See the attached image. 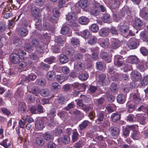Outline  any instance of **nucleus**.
Instances as JSON below:
<instances>
[{
    "mask_svg": "<svg viewBox=\"0 0 148 148\" xmlns=\"http://www.w3.org/2000/svg\"><path fill=\"white\" fill-rule=\"evenodd\" d=\"M31 42L32 45L34 46L36 51L38 53H41L43 52L44 47L39 43L38 40L36 38L32 39Z\"/></svg>",
    "mask_w": 148,
    "mask_h": 148,
    "instance_id": "obj_1",
    "label": "nucleus"
},
{
    "mask_svg": "<svg viewBox=\"0 0 148 148\" xmlns=\"http://www.w3.org/2000/svg\"><path fill=\"white\" fill-rule=\"evenodd\" d=\"M31 14L32 16L34 18L35 20H38V22H36L35 25H39L41 23V20L39 19L40 10L38 8L36 7H32L31 8Z\"/></svg>",
    "mask_w": 148,
    "mask_h": 148,
    "instance_id": "obj_2",
    "label": "nucleus"
},
{
    "mask_svg": "<svg viewBox=\"0 0 148 148\" xmlns=\"http://www.w3.org/2000/svg\"><path fill=\"white\" fill-rule=\"evenodd\" d=\"M100 56L102 59L107 63H110L111 61V54L107 52L105 50L101 51Z\"/></svg>",
    "mask_w": 148,
    "mask_h": 148,
    "instance_id": "obj_3",
    "label": "nucleus"
},
{
    "mask_svg": "<svg viewBox=\"0 0 148 148\" xmlns=\"http://www.w3.org/2000/svg\"><path fill=\"white\" fill-rule=\"evenodd\" d=\"M109 132L111 136L114 139L117 138L120 134V130L119 128L115 126L111 127Z\"/></svg>",
    "mask_w": 148,
    "mask_h": 148,
    "instance_id": "obj_4",
    "label": "nucleus"
},
{
    "mask_svg": "<svg viewBox=\"0 0 148 148\" xmlns=\"http://www.w3.org/2000/svg\"><path fill=\"white\" fill-rule=\"evenodd\" d=\"M98 82L103 85H108L110 83V80L109 78L106 77L105 74L102 73L98 77Z\"/></svg>",
    "mask_w": 148,
    "mask_h": 148,
    "instance_id": "obj_5",
    "label": "nucleus"
},
{
    "mask_svg": "<svg viewBox=\"0 0 148 148\" xmlns=\"http://www.w3.org/2000/svg\"><path fill=\"white\" fill-rule=\"evenodd\" d=\"M36 77V76L34 73H31L27 76H23L22 77L21 82H28L30 81H34Z\"/></svg>",
    "mask_w": 148,
    "mask_h": 148,
    "instance_id": "obj_6",
    "label": "nucleus"
},
{
    "mask_svg": "<svg viewBox=\"0 0 148 148\" xmlns=\"http://www.w3.org/2000/svg\"><path fill=\"white\" fill-rule=\"evenodd\" d=\"M143 23L142 21L140 18H136L133 22V26L136 29L140 30L143 28Z\"/></svg>",
    "mask_w": 148,
    "mask_h": 148,
    "instance_id": "obj_7",
    "label": "nucleus"
},
{
    "mask_svg": "<svg viewBox=\"0 0 148 148\" xmlns=\"http://www.w3.org/2000/svg\"><path fill=\"white\" fill-rule=\"evenodd\" d=\"M135 129L134 125L127 126L123 130V135L124 137H126L129 136L130 130H134Z\"/></svg>",
    "mask_w": 148,
    "mask_h": 148,
    "instance_id": "obj_8",
    "label": "nucleus"
},
{
    "mask_svg": "<svg viewBox=\"0 0 148 148\" xmlns=\"http://www.w3.org/2000/svg\"><path fill=\"white\" fill-rule=\"evenodd\" d=\"M20 57L18 54L15 53H12L10 57V60L11 62L14 64L18 63L20 61Z\"/></svg>",
    "mask_w": 148,
    "mask_h": 148,
    "instance_id": "obj_9",
    "label": "nucleus"
},
{
    "mask_svg": "<svg viewBox=\"0 0 148 148\" xmlns=\"http://www.w3.org/2000/svg\"><path fill=\"white\" fill-rule=\"evenodd\" d=\"M139 44L134 39H131L129 40L128 46L130 49H134L137 48L139 46Z\"/></svg>",
    "mask_w": 148,
    "mask_h": 148,
    "instance_id": "obj_10",
    "label": "nucleus"
},
{
    "mask_svg": "<svg viewBox=\"0 0 148 148\" xmlns=\"http://www.w3.org/2000/svg\"><path fill=\"white\" fill-rule=\"evenodd\" d=\"M109 43V40L107 38H101L99 39V43L100 45L104 48L108 47Z\"/></svg>",
    "mask_w": 148,
    "mask_h": 148,
    "instance_id": "obj_11",
    "label": "nucleus"
},
{
    "mask_svg": "<svg viewBox=\"0 0 148 148\" xmlns=\"http://www.w3.org/2000/svg\"><path fill=\"white\" fill-rule=\"evenodd\" d=\"M129 28V27L126 25L124 24L119 26V30L124 36L128 32Z\"/></svg>",
    "mask_w": 148,
    "mask_h": 148,
    "instance_id": "obj_12",
    "label": "nucleus"
},
{
    "mask_svg": "<svg viewBox=\"0 0 148 148\" xmlns=\"http://www.w3.org/2000/svg\"><path fill=\"white\" fill-rule=\"evenodd\" d=\"M133 132L132 133L131 136L132 138L134 140H137L141 137V135L140 134V132L137 130L136 126L135 129L134 130H132Z\"/></svg>",
    "mask_w": 148,
    "mask_h": 148,
    "instance_id": "obj_13",
    "label": "nucleus"
},
{
    "mask_svg": "<svg viewBox=\"0 0 148 148\" xmlns=\"http://www.w3.org/2000/svg\"><path fill=\"white\" fill-rule=\"evenodd\" d=\"M28 31L27 29L24 27H21L18 30V35L21 37L26 36L28 34Z\"/></svg>",
    "mask_w": 148,
    "mask_h": 148,
    "instance_id": "obj_14",
    "label": "nucleus"
},
{
    "mask_svg": "<svg viewBox=\"0 0 148 148\" xmlns=\"http://www.w3.org/2000/svg\"><path fill=\"white\" fill-rule=\"evenodd\" d=\"M109 32V29L108 28L105 27L100 29L99 33L100 36L104 37L108 35Z\"/></svg>",
    "mask_w": 148,
    "mask_h": 148,
    "instance_id": "obj_15",
    "label": "nucleus"
},
{
    "mask_svg": "<svg viewBox=\"0 0 148 148\" xmlns=\"http://www.w3.org/2000/svg\"><path fill=\"white\" fill-rule=\"evenodd\" d=\"M131 75L132 79L135 81H138L140 78L141 74L138 72L132 71Z\"/></svg>",
    "mask_w": 148,
    "mask_h": 148,
    "instance_id": "obj_16",
    "label": "nucleus"
},
{
    "mask_svg": "<svg viewBox=\"0 0 148 148\" xmlns=\"http://www.w3.org/2000/svg\"><path fill=\"white\" fill-rule=\"evenodd\" d=\"M114 61L116 63V65L119 67H121L123 64V60L122 57L119 55L115 56Z\"/></svg>",
    "mask_w": 148,
    "mask_h": 148,
    "instance_id": "obj_17",
    "label": "nucleus"
},
{
    "mask_svg": "<svg viewBox=\"0 0 148 148\" xmlns=\"http://www.w3.org/2000/svg\"><path fill=\"white\" fill-rule=\"evenodd\" d=\"M27 88L29 90V88H30L31 90L30 92L35 95L37 96H39V94L40 93V90L39 88L36 86H30L27 87Z\"/></svg>",
    "mask_w": 148,
    "mask_h": 148,
    "instance_id": "obj_18",
    "label": "nucleus"
},
{
    "mask_svg": "<svg viewBox=\"0 0 148 148\" xmlns=\"http://www.w3.org/2000/svg\"><path fill=\"white\" fill-rule=\"evenodd\" d=\"M137 121L142 125L145 124L146 122V117L141 114H137L136 115Z\"/></svg>",
    "mask_w": 148,
    "mask_h": 148,
    "instance_id": "obj_19",
    "label": "nucleus"
},
{
    "mask_svg": "<svg viewBox=\"0 0 148 148\" xmlns=\"http://www.w3.org/2000/svg\"><path fill=\"white\" fill-rule=\"evenodd\" d=\"M89 18L86 16H82L79 18L78 20V23L82 25H87L89 23Z\"/></svg>",
    "mask_w": 148,
    "mask_h": 148,
    "instance_id": "obj_20",
    "label": "nucleus"
},
{
    "mask_svg": "<svg viewBox=\"0 0 148 148\" xmlns=\"http://www.w3.org/2000/svg\"><path fill=\"white\" fill-rule=\"evenodd\" d=\"M116 100L119 103L122 104L125 102L126 97L123 94H120L117 96Z\"/></svg>",
    "mask_w": 148,
    "mask_h": 148,
    "instance_id": "obj_21",
    "label": "nucleus"
},
{
    "mask_svg": "<svg viewBox=\"0 0 148 148\" xmlns=\"http://www.w3.org/2000/svg\"><path fill=\"white\" fill-rule=\"evenodd\" d=\"M73 86L75 88L79 90L82 89V91L86 89V86L84 84H80L78 82H75L73 84Z\"/></svg>",
    "mask_w": 148,
    "mask_h": 148,
    "instance_id": "obj_22",
    "label": "nucleus"
},
{
    "mask_svg": "<svg viewBox=\"0 0 148 148\" xmlns=\"http://www.w3.org/2000/svg\"><path fill=\"white\" fill-rule=\"evenodd\" d=\"M104 116V114L103 112H99L97 115V119L95 121L96 123L98 124H100V123L103 121Z\"/></svg>",
    "mask_w": 148,
    "mask_h": 148,
    "instance_id": "obj_23",
    "label": "nucleus"
},
{
    "mask_svg": "<svg viewBox=\"0 0 148 148\" xmlns=\"http://www.w3.org/2000/svg\"><path fill=\"white\" fill-rule=\"evenodd\" d=\"M120 46L119 41L117 39H113L112 41L111 47L113 49H116L118 48Z\"/></svg>",
    "mask_w": 148,
    "mask_h": 148,
    "instance_id": "obj_24",
    "label": "nucleus"
},
{
    "mask_svg": "<svg viewBox=\"0 0 148 148\" xmlns=\"http://www.w3.org/2000/svg\"><path fill=\"white\" fill-rule=\"evenodd\" d=\"M17 9V7L14 5H13L12 4H10L9 6H8L5 7V8L3 9L2 13L4 14L6 13H8V12H10V10H12V9L16 10Z\"/></svg>",
    "mask_w": 148,
    "mask_h": 148,
    "instance_id": "obj_25",
    "label": "nucleus"
},
{
    "mask_svg": "<svg viewBox=\"0 0 148 148\" xmlns=\"http://www.w3.org/2000/svg\"><path fill=\"white\" fill-rule=\"evenodd\" d=\"M56 100L58 103L60 105L64 104L68 101V100H66L65 96L62 95L58 96L56 99Z\"/></svg>",
    "mask_w": 148,
    "mask_h": 148,
    "instance_id": "obj_26",
    "label": "nucleus"
},
{
    "mask_svg": "<svg viewBox=\"0 0 148 148\" xmlns=\"http://www.w3.org/2000/svg\"><path fill=\"white\" fill-rule=\"evenodd\" d=\"M24 92L22 88H19L15 93V96L17 99H21L23 95Z\"/></svg>",
    "mask_w": 148,
    "mask_h": 148,
    "instance_id": "obj_27",
    "label": "nucleus"
},
{
    "mask_svg": "<svg viewBox=\"0 0 148 148\" xmlns=\"http://www.w3.org/2000/svg\"><path fill=\"white\" fill-rule=\"evenodd\" d=\"M67 79V77L62 74L57 75L56 76L57 81L60 84L62 83Z\"/></svg>",
    "mask_w": 148,
    "mask_h": 148,
    "instance_id": "obj_28",
    "label": "nucleus"
},
{
    "mask_svg": "<svg viewBox=\"0 0 148 148\" xmlns=\"http://www.w3.org/2000/svg\"><path fill=\"white\" fill-rule=\"evenodd\" d=\"M60 62L62 64H64L68 61L67 56L63 54H61L59 56Z\"/></svg>",
    "mask_w": 148,
    "mask_h": 148,
    "instance_id": "obj_29",
    "label": "nucleus"
},
{
    "mask_svg": "<svg viewBox=\"0 0 148 148\" xmlns=\"http://www.w3.org/2000/svg\"><path fill=\"white\" fill-rule=\"evenodd\" d=\"M121 70H123L125 72H126L132 70L133 69L131 65L124 64L123 67L120 68Z\"/></svg>",
    "mask_w": 148,
    "mask_h": 148,
    "instance_id": "obj_30",
    "label": "nucleus"
},
{
    "mask_svg": "<svg viewBox=\"0 0 148 148\" xmlns=\"http://www.w3.org/2000/svg\"><path fill=\"white\" fill-rule=\"evenodd\" d=\"M126 107L127 112L129 113L132 112L136 109L134 105L130 104L128 102L126 104Z\"/></svg>",
    "mask_w": 148,
    "mask_h": 148,
    "instance_id": "obj_31",
    "label": "nucleus"
},
{
    "mask_svg": "<svg viewBox=\"0 0 148 148\" xmlns=\"http://www.w3.org/2000/svg\"><path fill=\"white\" fill-rule=\"evenodd\" d=\"M80 34L81 36L85 39L89 38L91 36L90 32L87 29L85 30L82 32H81Z\"/></svg>",
    "mask_w": 148,
    "mask_h": 148,
    "instance_id": "obj_32",
    "label": "nucleus"
},
{
    "mask_svg": "<svg viewBox=\"0 0 148 148\" xmlns=\"http://www.w3.org/2000/svg\"><path fill=\"white\" fill-rule=\"evenodd\" d=\"M120 12L122 16H124L130 13L131 11L129 8L127 6H124L120 10Z\"/></svg>",
    "mask_w": 148,
    "mask_h": 148,
    "instance_id": "obj_33",
    "label": "nucleus"
},
{
    "mask_svg": "<svg viewBox=\"0 0 148 148\" xmlns=\"http://www.w3.org/2000/svg\"><path fill=\"white\" fill-rule=\"evenodd\" d=\"M60 88V87L58 83L54 82L52 84L51 89L53 92H56Z\"/></svg>",
    "mask_w": 148,
    "mask_h": 148,
    "instance_id": "obj_34",
    "label": "nucleus"
},
{
    "mask_svg": "<svg viewBox=\"0 0 148 148\" xmlns=\"http://www.w3.org/2000/svg\"><path fill=\"white\" fill-rule=\"evenodd\" d=\"M54 40L55 42L58 43V45L60 46H63L64 42L62 39V36H60L56 37Z\"/></svg>",
    "mask_w": 148,
    "mask_h": 148,
    "instance_id": "obj_35",
    "label": "nucleus"
},
{
    "mask_svg": "<svg viewBox=\"0 0 148 148\" xmlns=\"http://www.w3.org/2000/svg\"><path fill=\"white\" fill-rule=\"evenodd\" d=\"M111 118L113 122H115L120 119V116L118 113H113L111 116Z\"/></svg>",
    "mask_w": 148,
    "mask_h": 148,
    "instance_id": "obj_36",
    "label": "nucleus"
},
{
    "mask_svg": "<svg viewBox=\"0 0 148 148\" xmlns=\"http://www.w3.org/2000/svg\"><path fill=\"white\" fill-rule=\"evenodd\" d=\"M140 38L143 41H148V32L144 31L140 34Z\"/></svg>",
    "mask_w": 148,
    "mask_h": 148,
    "instance_id": "obj_37",
    "label": "nucleus"
},
{
    "mask_svg": "<svg viewBox=\"0 0 148 148\" xmlns=\"http://www.w3.org/2000/svg\"><path fill=\"white\" fill-rule=\"evenodd\" d=\"M97 38L96 36H93L88 41V42L90 45H93L97 43Z\"/></svg>",
    "mask_w": 148,
    "mask_h": 148,
    "instance_id": "obj_38",
    "label": "nucleus"
},
{
    "mask_svg": "<svg viewBox=\"0 0 148 148\" xmlns=\"http://www.w3.org/2000/svg\"><path fill=\"white\" fill-rule=\"evenodd\" d=\"M121 0H113L111 5L112 8L114 9H116L119 8Z\"/></svg>",
    "mask_w": 148,
    "mask_h": 148,
    "instance_id": "obj_39",
    "label": "nucleus"
},
{
    "mask_svg": "<svg viewBox=\"0 0 148 148\" xmlns=\"http://www.w3.org/2000/svg\"><path fill=\"white\" fill-rule=\"evenodd\" d=\"M44 139L48 141L51 140L53 138V136L51 132H46L43 135Z\"/></svg>",
    "mask_w": 148,
    "mask_h": 148,
    "instance_id": "obj_40",
    "label": "nucleus"
},
{
    "mask_svg": "<svg viewBox=\"0 0 148 148\" xmlns=\"http://www.w3.org/2000/svg\"><path fill=\"white\" fill-rule=\"evenodd\" d=\"M129 62L132 64H137L139 60L135 56H131L128 58Z\"/></svg>",
    "mask_w": 148,
    "mask_h": 148,
    "instance_id": "obj_41",
    "label": "nucleus"
},
{
    "mask_svg": "<svg viewBox=\"0 0 148 148\" xmlns=\"http://www.w3.org/2000/svg\"><path fill=\"white\" fill-rule=\"evenodd\" d=\"M65 52L67 55L72 56L74 52V51L73 49L71 46H68L66 48Z\"/></svg>",
    "mask_w": 148,
    "mask_h": 148,
    "instance_id": "obj_42",
    "label": "nucleus"
},
{
    "mask_svg": "<svg viewBox=\"0 0 148 148\" xmlns=\"http://www.w3.org/2000/svg\"><path fill=\"white\" fill-rule=\"evenodd\" d=\"M24 48L25 51L29 52H32L34 50L32 46L29 43L25 44Z\"/></svg>",
    "mask_w": 148,
    "mask_h": 148,
    "instance_id": "obj_43",
    "label": "nucleus"
},
{
    "mask_svg": "<svg viewBox=\"0 0 148 148\" xmlns=\"http://www.w3.org/2000/svg\"><path fill=\"white\" fill-rule=\"evenodd\" d=\"M35 126L37 130H41L44 127V124L41 121H37L36 122Z\"/></svg>",
    "mask_w": 148,
    "mask_h": 148,
    "instance_id": "obj_44",
    "label": "nucleus"
},
{
    "mask_svg": "<svg viewBox=\"0 0 148 148\" xmlns=\"http://www.w3.org/2000/svg\"><path fill=\"white\" fill-rule=\"evenodd\" d=\"M36 143L39 146H42L45 143V141L43 138L41 137H37L35 140Z\"/></svg>",
    "mask_w": 148,
    "mask_h": 148,
    "instance_id": "obj_45",
    "label": "nucleus"
},
{
    "mask_svg": "<svg viewBox=\"0 0 148 148\" xmlns=\"http://www.w3.org/2000/svg\"><path fill=\"white\" fill-rule=\"evenodd\" d=\"M40 94L42 97H47L49 94V89H41L40 90Z\"/></svg>",
    "mask_w": 148,
    "mask_h": 148,
    "instance_id": "obj_46",
    "label": "nucleus"
},
{
    "mask_svg": "<svg viewBox=\"0 0 148 148\" xmlns=\"http://www.w3.org/2000/svg\"><path fill=\"white\" fill-rule=\"evenodd\" d=\"M78 4L79 7L84 9L87 6V1L86 0H80L78 2Z\"/></svg>",
    "mask_w": 148,
    "mask_h": 148,
    "instance_id": "obj_47",
    "label": "nucleus"
},
{
    "mask_svg": "<svg viewBox=\"0 0 148 148\" xmlns=\"http://www.w3.org/2000/svg\"><path fill=\"white\" fill-rule=\"evenodd\" d=\"M87 120L84 121L81 124H80L79 127V129L81 130H83L85 128L87 127L88 125V124L89 123Z\"/></svg>",
    "mask_w": 148,
    "mask_h": 148,
    "instance_id": "obj_48",
    "label": "nucleus"
},
{
    "mask_svg": "<svg viewBox=\"0 0 148 148\" xmlns=\"http://www.w3.org/2000/svg\"><path fill=\"white\" fill-rule=\"evenodd\" d=\"M55 77V73L53 71H49L47 73V78L49 80H52Z\"/></svg>",
    "mask_w": 148,
    "mask_h": 148,
    "instance_id": "obj_49",
    "label": "nucleus"
},
{
    "mask_svg": "<svg viewBox=\"0 0 148 148\" xmlns=\"http://www.w3.org/2000/svg\"><path fill=\"white\" fill-rule=\"evenodd\" d=\"M79 134L76 129H75L72 135V139L73 142H75L78 139Z\"/></svg>",
    "mask_w": 148,
    "mask_h": 148,
    "instance_id": "obj_50",
    "label": "nucleus"
},
{
    "mask_svg": "<svg viewBox=\"0 0 148 148\" xmlns=\"http://www.w3.org/2000/svg\"><path fill=\"white\" fill-rule=\"evenodd\" d=\"M56 59V58L54 56H50L44 60V61L49 64H51L53 63Z\"/></svg>",
    "mask_w": 148,
    "mask_h": 148,
    "instance_id": "obj_51",
    "label": "nucleus"
},
{
    "mask_svg": "<svg viewBox=\"0 0 148 148\" xmlns=\"http://www.w3.org/2000/svg\"><path fill=\"white\" fill-rule=\"evenodd\" d=\"M62 131L60 127H57L53 131V134L55 136H59L62 133Z\"/></svg>",
    "mask_w": 148,
    "mask_h": 148,
    "instance_id": "obj_52",
    "label": "nucleus"
},
{
    "mask_svg": "<svg viewBox=\"0 0 148 148\" xmlns=\"http://www.w3.org/2000/svg\"><path fill=\"white\" fill-rule=\"evenodd\" d=\"M90 13L91 14L96 16L99 14V11L98 10L97 8L95 7L92 8L91 9Z\"/></svg>",
    "mask_w": 148,
    "mask_h": 148,
    "instance_id": "obj_53",
    "label": "nucleus"
},
{
    "mask_svg": "<svg viewBox=\"0 0 148 148\" xmlns=\"http://www.w3.org/2000/svg\"><path fill=\"white\" fill-rule=\"evenodd\" d=\"M25 104L23 103H20L18 107V109L19 111L24 112L26 111L25 109Z\"/></svg>",
    "mask_w": 148,
    "mask_h": 148,
    "instance_id": "obj_54",
    "label": "nucleus"
},
{
    "mask_svg": "<svg viewBox=\"0 0 148 148\" xmlns=\"http://www.w3.org/2000/svg\"><path fill=\"white\" fill-rule=\"evenodd\" d=\"M89 76L88 74L86 73H81L78 76L79 78L82 81H85L87 80Z\"/></svg>",
    "mask_w": 148,
    "mask_h": 148,
    "instance_id": "obj_55",
    "label": "nucleus"
},
{
    "mask_svg": "<svg viewBox=\"0 0 148 148\" xmlns=\"http://www.w3.org/2000/svg\"><path fill=\"white\" fill-rule=\"evenodd\" d=\"M99 29V27L96 24H93L90 26V29L93 32H97Z\"/></svg>",
    "mask_w": 148,
    "mask_h": 148,
    "instance_id": "obj_56",
    "label": "nucleus"
},
{
    "mask_svg": "<svg viewBox=\"0 0 148 148\" xmlns=\"http://www.w3.org/2000/svg\"><path fill=\"white\" fill-rule=\"evenodd\" d=\"M110 90L112 92H115L118 90L117 85L116 84L113 83L110 87Z\"/></svg>",
    "mask_w": 148,
    "mask_h": 148,
    "instance_id": "obj_57",
    "label": "nucleus"
},
{
    "mask_svg": "<svg viewBox=\"0 0 148 148\" xmlns=\"http://www.w3.org/2000/svg\"><path fill=\"white\" fill-rule=\"evenodd\" d=\"M62 143L64 144H68L70 142V137L69 136H64L62 139Z\"/></svg>",
    "mask_w": 148,
    "mask_h": 148,
    "instance_id": "obj_58",
    "label": "nucleus"
},
{
    "mask_svg": "<svg viewBox=\"0 0 148 148\" xmlns=\"http://www.w3.org/2000/svg\"><path fill=\"white\" fill-rule=\"evenodd\" d=\"M18 54L20 57V59H21V60H23L26 58L25 56L26 55V53L22 50L19 51H18Z\"/></svg>",
    "mask_w": 148,
    "mask_h": 148,
    "instance_id": "obj_59",
    "label": "nucleus"
},
{
    "mask_svg": "<svg viewBox=\"0 0 148 148\" xmlns=\"http://www.w3.org/2000/svg\"><path fill=\"white\" fill-rule=\"evenodd\" d=\"M1 109L2 113L7 115L8 117L9 115L11 114V112L10 110L4 107L1 108Z\"/></svg>",
    "mask_w": 148,
    "mask_h": 148,
    "instance_id": "obj_60",
    "label": "nucleus"
},
{
    "mask_svg": "<svg viewBox=\"0 0 148 148\" xmlns=\"http://www.w3.org/2000/svg\"><path fill=\"white\" fill-rule=\"evenodd\" d=\"M53 15L54 17L57 18L59 17L60 14L59 9L58 8H54L53 10Z\"/></svg>",
    "mask_w": 148,
    "mask_h": 148,
    "instance_id": "obj_61",
    "label": "nucleus"
},
{
    "mask_svg": "<svg viewBox=\"0 0 148 148\" xmlns=\"http://www.w3.org/2000/svg\"><path fill=\"white\" fill-rule=\"evenodd\" d=\"M148 83V79L147 77H144L140 80V84L142 86H145Z\"/></svg>",
    "mask_w": 148,
    "mask_h": 148,
    "instance_id": "obj_62",
    "label": "nucleus"
},
{
    "mask_svg": "<svg viewBox=\"0 0 148 148\" xmlns=\"http://www.w3.org/2000/svg\"><path fill=\"white\" fill-rule=\"evenodd\" d=\"M110 16L109 14L105 13L103 16V21L104 22L109 23L110 22Z\"/></svg>",
    "mask_w": 148,
    "mask_h": 148,
    "instance_id": "obj_63",
    "label": "nucleus"
},
{
    "mask_svg": "<svg viewBox=\"0 0 148 148\" xmlns=\"http://www.w3.org/2000/svg\"><path fill=\"white\" fill-rule=\"evenodd\" d=\"M140 51L141 53L144 56H146L148 55V50L146 48L142 47L140 49Z\"/></svg>",
    "mask_w": 148,
    "mask_h": 148,
    "instance_id": "obj_64",
    "label": "nucleus"
}]
</instances>
